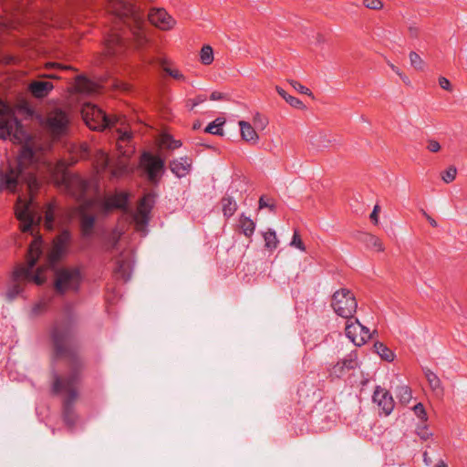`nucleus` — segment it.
I'll return each instance as SVG.
<instances>
[{"instance_id": "6e6552de", "label": "nucleus", "mask_w": 467, "mask_h": 467, "mask_svg": "<svg viewBox=\"0 0 467 467\" xmlns=\"http://www.w3.org/2000/svg\"><path fill=\"white\" fill-rule=\"evenodd\" d=\"M42 239L37 236L30 244L28 249L27 266L19 265L13 272V281L18 282L20 280L29 281L32 275V269L36 265L37 259L42 254L41 251Z\"/></svg>"}, {"instance_id": "e433bc0d", "label": "nucleus", "mask_w": 467, "mask_h": 467, "mask_svg": "<svg viewBox=\"0 0 467 467\" xmlns=\"http://www.w3.org/2000/svg\"><path fill=\"white\" fill-rule=\"evenodd\" d=\"M55 214H56V207L54 204L49 203L47 206V210L45 212V227L47 230L53 229Z\"/></svg>"}, {"instance_id": "c756f323", "label": "nucleus", "mask_w": 467, "mask_h": 467, "mask_svg": "<svg viewBox=\"0 0 467 467\" xmlns=\"http://www.w3.org/2000/svg\"><path fill=\"white\" fill-rule=\"evenodd\" d=\"M276 92L293 108L296 109H305L304 103L298 99L297 98L289 95L285 89L281 87H275Z\"/></svg>"}, {"instance_id": "1a4fd4ad", "label": "nucleus", "mask_w": 467, "mask_h": 467, "mask_svg": "<svg viewBox=\"0 0 467 467\" xmlns=\"http://www.w3.org/2000/svg\"><path fill=\"white\" fill-rule=\"evenodd\" d=\"M82 118L91 130H103L113 123L112 119L100 108L85 104L81 110Z\"/></svg>"}, {"instance_id": "7ed1b4c3", "label": "nucleus", "mask_w": 467, "mask_h": 467, "mask_svg": "<svg viewBox=\"0 0 467 467\" xmlns=\"http://www.w3.org/2000/svg\"><path fill=\"white\" fill-rule=\"evenodd\" d=\"M111 13L125 24L132 32L137 48H142L148 39L142 31L144 16L137 9L131 0H109Z\"/></svg>"}, {"instance_id": "c9c22d12", "label": "nucleus", "mask_w": 467, "mask_h": 467, "mask_svg": "<svg viewBox=\"0 0 467 467\" xmlns=\"http://www.w3.org/2000/svg\"><path fill=\"white\" fill-rule=\"evenodd\" d=\"M214 59L213 47L209 45H205L200 51V61L202 64L208 66L213 63Z\"/></svg>"}, {"instance_id": "338daca9", "label": "nucleus", "mask_w": 467, "mask_h": 467, "mask_svg": "<svg viewBox=\"0 0 467 467\" xmlns=\"http://www.w3.org/2000/svg\"><path fill=\"white\" fill-rule=\"evenodd\" d=\"M423 458H424V462H425L427 464H429V463H430V462H431V460L429 459V457H428V453H427V452H424V453H423Z\"/></svg>"}, {"instance_id": "4be33fe9", "label": "nucleus", "mask_w": 467, "mask_h": 467, "mask_svg": "<svg viewBox=\"0 0 467 467\" xmlns=\"http://www.w3.org/2000/svg\"><path fill=\"white\" fill-rule=\"evenodd\" d=\"M132 272V264L130 259L119 257L117 260V266L114 274L117 278L122 279L127 282L130 279Z\"/></svg>"}, {"instance_id": "ddd939ff", "label": "nucleus", "mask_w": 467, "mask_h": 467, "mask_svg": "<svg viewBox=\"0 0 467 467\" xmlns=\"http://www.w3.org/2000/svg\"><path fill=\"white\" fill-rule=\"evenodd\" d=\"M70 241L71 234L67 230H64L55 238L52 250L48 255L50 265H56L67 253V245Z\"/></svg>"}, {"instance_id": "864d4df0", "label": "nucleus", "mask_w": 467, "mask_h": 467, "mask_svg": "<svg viewBox=\"0 0 467 467\" xmlns=\"http://www.w3.org/2000/svg\"><path fill=\"white\" fill-rule=\"evenodd\" d=\"M427 149L431 152H438L441 150V144L439 141L431 139L428 140Z\"/></svg>"}, {"instance_id": "f704fd0d", "label": "nucleus", "mask_w": 467, "mask_h": 467, "mask_svg": "<svg viewBox=\"0 0 467 467\" xmlns=\"http://www.w3.org/2000/svg\"><path fill=\"white\" fill-rule=\"evenodd\" d=\"M396 396L400 403L408 404L412 399L411 389L407 385L398 386L396 388Z\"/></svg>"}, {"instance_id": "f257e3e1", "label": "nucleus", "mask_w": 467, "mask_h": 467, "mask_svg": "<svg viewBox=\"0 0 467 467\" xmlns=\"http://www.w3.org/2000/svg\"><path fill=\"white\" fill-rule=\"evenodd\" d=\"M75 328L71 321L67 320L55 325L51 337L57 358L67 361L68 371L66 375H53L52 392L65 395L63 400V420L70 428L77 422L74 403L78 398V386L80 384L85 369V362L74 348Z\"/></svg>"}, {"instance_id": "bf43d9fd", "label": "nucleus", "mask_w": 467, "mask_h": 467, "mask_svg": "<svg viewBox=\"0 0 467 467\" xmlns=\"http://www.w3.org/2000/svg\"><path fill=\"white\" fill-rule=\"evenodd\" d=\"M422 214L425 216V218L428 220V222L430 223V224L432 227H437L438 226L437 222L431 215H429L425 211H423V210H422Z\"/></svg>"}, {"instance_id": "8fccbe9b", "label": "nucleus", "mask_w": 467, "mask_h": 467, "mask_svg": "<svg viewBox=\"0 0 467 467\" xmlns=\"http://www.w3.org/2000/svg\"><path fill=\"white\" fill-rule=\"evenodd\" d=\"M207 98H206V95H198L195 99H190L188 101V104L191 103V106H190V109H192L194 107H196L197 105L201 104V103H203L204 101H206Z\"/></svg>"}, {"instance_id": "393cba45", "label": "nucleus", "mask_w": 467, "mask_h": 467, "mask_svg": "<svg viewBox=\"0 0 467 467\" xmlns=\"http://www.w3.org/2000/svg\"><path fill=\"white\" fill-rule=\"evenodd\" d=\"M361 242L369 249H374L378 252L385 250L382 241L376 235L365 233L360 238Z\"/></svg>"}, {"instance_id": "f8f14e48", "label": "nucleus", "mask_w": 467, "mask_h": 467, "mask_svg": "<svg viewBox=\"0 0 467 467\" xmlns=\"http://www.w3.org/2000/svg\"><path fill=\"white\" fill-rule=\"evenodd\" d=\"M140 166L147 173L148 179L155 182L164 169V161L150 152H143L140 157Z\"/></svg>"}, {"instance_id": "6e6d98bb", "label": "nucleus", "mask_w": 467, "mask_h": 467, "mask_svg": "<svg viewBox=\"0 0 467 467\" xmlns=\"http://www.w3.org/2000/svg\"><path fill=\"white\" fill-rule=\"evenodd\" d=\"M379 212H380V206L379 204H376L373 208L372 213L369 215L371 222L376 225L379 223Z\"/></svg>"}, {"instance_id": "473e14b6", "label": "nucleus", "mask_w": 467, "mask_h": 467, "mask_svg": "<svg viewBox=\"0 0 467 467\" xmlns=\"http://www.w3.org/2000/svg\"><path fill=\"white\" fill-rule=\"evenodd\" d=\"M374 348L379 357L386 361H392L395 358V354L386 345L381 342H376Z\"/></svg>"}, {"instance_id": "37998d69", "label": "nucleus", "mask_w": 467, "mask_h": 467, "mask_svg": "<svg viewBox=\"0 0 467 467\" xmlns=\"http://www.w3.org/2000/svg\"><path fill=\"white\" fill-rule=\"evenodd\" d=\"M290 245L299 249L300 251H306V246L296 230L294 231V234L292 240L290 242Z\"/></svg>"}, {"instance_id": "5fc2aeb1", "label": "nucleus", "mask_w": 467, "mask_h": 467, "mask_svg": "<svg viewBox=\"0 0 467 467\" xmlns=\"http://www.w3.org/2000/svg\"><path fill=\"white\" fill-rule=\"evenodd\" d=\"M29 281H33L35 284L40 285L45 283V278L41 275V271L38 270L36 274L32 273Z\"/></svg>"}, {"instance_id": "58836bf2", "label": "nucleus", "mask_w": 467, "mask_h": 467, "mask_svg": "<svg viewBox=\"0 0 467 467\" xmlns=\"http://www.w3.org/2000/svg\"><path fill=\"white\" fill-rule=\"evenodd\" d=\"M161 145L162 147H165L169 150H175L182 146V142L180 140H174L171 135L169 134H163L161 137Z\"/></svg>"}, {"instance_id": "423d86ee", "label": "nucleus", "mask_w": 467, "mask_h": 467, "mask_svg": "<svg viewBox=\"0 0 467 467\" xmlns=\"http://www.w3.org/2000/svg\"><path fill=\"white\" fill-rule=\"evenodd\" d=\"M331 307L337 316L351 319L357 311L358 302L349 289L340 288L332 296Z\"/></svg>"}, {"instance_id": "39448f33", "label": "nucleus", "mask_w": 467, "mask_h": 467, "mask_svg": "<svg viewBox=\"0 0 467 467\" xmlns=\"http://www.w3.org/2000/svg\"><path fill=\"white\" fill-rule=\"evenodd\" d=\"M83 276L78 267H62L55 273L54 287L57 293L64 295L67 292H77L81 285Z\"/></svg>"}, {"instance_id": "9d476101", "label": "nucleus", "mask_w": 467, "mask_h": 467, "mask_svg": "<svg viewBox=\"0 0 467 467\" xmlns=\"http://www.w3.org/2000/svg\"><path fill=\"white\" fill-rule=\"evenodd\" d=\"M346 336L356 345L362 346L372 337L369 329L363 326L358 318L348 319L346 324Z\"/></svg>"}, {"instance_id": "a19ab883", "label": "nucleus", "mask_w": 467, "mask_h": 467, "mask_svg": "<svg viewBox=\"0 0 467 467\" xmlns=\"http://www.w3.org/2000/svg\"><path fill=\"white\" fill-rule=\"evenodd\" d=\"M409 57H410V62L411 67H413L417 70H423V68H424V61L420 57L419 54H417L414 51H411L409 54Z\"/></svg>"}, {"instance_id": "13d9d810", "label": "nucleus", "mask_w": 467, "mask_h": 467, "mask_svg": "<svg viewBox=\"0 0 467 467\" xmlns=\"http://www.w3.org/2000/svg\"><path fill=\"white\" fill-rule=\"evenodd\" d=\"M408 31L411 38H418L420 36V28L415 25L410 26Z\"/></svg>"}, {"instance_id": "72a5a7b5", "label": "nucleus", "mask_w": 467, "mask_h": 467, "mask_svg": "<svg viewBox=\"0 0 467 467\" xmlns=\"http://www.w3.org/2000/svg\"><path fill=\"white\" fill-rule=\"evenodd\" d=\"M263 237L265 240V246L266 249L275 250L277 248L279 241L274 230L268 229L266 232L263 233Z\"/></svg>"}, {"instance_id": "dca6fc26", "label": "nucleus", "mask_w": 467, "mask_h": 467, "mask_svg": "<svg viewBox=\"0 0 467 467\" xmlns=\"http://www.w3.org/2000/svg\"><path fill=\"white\" fill-rule=\"evenodd\" d=\"M149 21L161 30L171 29L176 22L163 8L151 9L148 15Z\"/></svg>"}, {"instance_id": "9b49d317", "label": "nucleus", "mask_w": 467, "mask_h": 467, "mask_svg": "<svg viewBox=\"0 0 467 467\" xmlns=\"http://www.w3.org/2000/svg\"><path fill=\"white\" fill-rule=\"evenodd\" d=\"M62 183L65 185L68 192L78 200L84 198L90 183L78 174L64 173L62 176Z\"/></svg>"}, {"instance_id": "4d7b16f0", "label": "nucleus", "mask_w": 467, "mask_h": 467, "mask_svg": "<svg viewBox=\"0 0 467 467\" xmlns=\"http://www.w3.org/2000/svg\"><path fill=\"white\" fill-rule=\"evenodd\" d=\"M417 433L420 437V439H422L424 441L428 440L431 436V433L428 431V428L426 425L423 427L418 428Z\"/></svg>"}, {"instance_id": "2f4dec72", "label": "nucleus", "mask_w": 467, "mask_h": 467, "mask_svg": "<svg viewBox=\"0 0 467 467\" xmlns=\"http://www.w3.org/2000/svg\"><path fill=\"white\" fill-rule=\"evenodd\" d=\"M109 161L110 160L109 155L106 152L99 150L95 158V166L98 172H102L107 170L109 167Z\"/></svg>"}, {"instance_id": "f03ea898", "label": "nucleus", "mask_w": 467, "mask_h": 467, "mask_svg": "<svg viewBox=\"0 0 467 467\" xmlns=\"http://www.w3.org/2000/svg\"><path fill=\"white\" fill-rule=\"evenodd\" d=\"M36 161L35 151L27 144L22 146L17 157L16 166L9 165L7 171H0V191L5 189L16 192L19 183L26 184L30 193V200L18 197L16 204V216L20 222V230L23 233L30 232L34 234L35 225H39L41 217L31 209L33 195L40 187V182L34 173Z\"/></svg>"}, {"instance_id": "f3484780", "label": "nucleus", "mask_w": 467, "mask_h": 467, "mask_svg": "<svg viewBox=\"0 0 467 467\" xmlns=\"http://www.w3.org/2000/svg\"><path fill=\"white\" fill-rule=\"evenodd\" d=\"M372 398L385 416L389 415L393 411L395 402L391 394L387 389L377 386Z\"/></svg>"}, {"instance_id": "774afa93", "label": "nucleus", "mask_w": 467, "mask_h": 467, "mask_svg": "<svg viewBox=\"0 0 467 467\" xmlns=\"http://www.w3.org/2000/svg\"><path fill=\"white\" fill-rule=\"evenodd\" d=\"M121 173V171H117L115 170L112 171V176H119Z\"/></svg>"}, {"instance_id": "4468645a", "label": "nucleus", "mask_w": 467, "mask_h": 467, "mask_svg": "<svg viewBox=\"0 0 467 467\" xmlns=\"http://www.w3.org/2000/svg\"><path fill=\"white\" fill-rule=\"evenodd\" d=\"M154 203V197L151 194L145 195L139 206L137 208L136 213L133 215V220L136 223L138 229L144 228L150 220V213Z\"/></svg>"}, {"instance_id": "e2e57ef3", "label": "nucleus", "mask_w": 467, "mask_h": 467, "mask_svg": "<svg viewBox=\"0 0 467 467\" xmlns=\"http://www.w3.org/2000/svg\"><path fill=\"white\" fill-rule=\"evenodd\" d=\"M45 308V304L39 303L33 307V312L38 314L42 309Z\"/></svg>"}, {"instance_id": "c03bdc74", "label": "nucleus", "mask_w": 467, "mask_h": 467, "mask_svg": "<svg viewBox=\"0 0 467 467\" xmlns=\"http://www.w3.org/2000/svg\"><path fill=\"white\" fill-rule=\"evenodd\" d=\"M289 83L299 93L306 94V95H308V96H313V93L311 92V90L309 88H307L306 87L303 86L298 81H296V80H289Z\"/></svg>"}, {"instance_id": "c85d7f7f", "label": "nucleus", "mask_w": 467, "mask_h": 467, "mask_svg": "<svg viewBox=\"0 0 467 467\" xmlns=\"http://www.w3.org/2000/svg\"><path fill=\"white\" fill-rule=\"evenodd\" d=\"M240 227L242 229L243 234L246 237H251L255 230L254 222L244 214H241L239 219Z\"/></svg>"}, {"instance_id": "a18cd8bd", "label": "nucleus", "mask_w": 467, "mask_h": 467, "mask_svg": "<svg viewBox=\"0 0 467 467\" xmlns=\"http://www.w3.org/2000/svg\"><path fill=\"white\" fill-rule=\"evenodd\" d=\"M413 411L419 419L422 420L423 421L427 420V413L422 403L420 402L416 404L413 407Z\"/></svg>"}, {"instance_id": "5701e85b", "label": "nucleus", "mask_w": 467, "mask_h": 467, "mask_svg": "<svg viewBox=\"0 0 467 467\" xmlns=\"http://www.w3.org/2000/svg\"><path fill=\"white\" fill-rule=\"evenodd\" d=\"M238 124L242 139L251 144H256L259 140V136L253 126L244 120H240Z\"/></svg>"}, {"instance_id": "7c9ffc66", "label": "nucleus", "mask_w": 467, "mask_h": 467, "mask_svg": "<svg viewBox=\"0 0 467 467\" xmlns=\"http://www.w3.org/2000/svg\"><path fill=\"white\" fill-rule=\"evenodd\" d=\"M221 203L223 215L226 217H231L237 210V203L233 197H223Z\"/></svg>"}, {"instance_id": "0eeeda50", "label": "nucleus", "mask_w": 467, "mask_h": 467, "mask_svg": "<svg viewBox=\"0 0 467 467\" xmlns=\"http://www.w3.org/2000/svg\"><path fill=\"white\" fill-rule=\"evenodd\" d=\"M69 124L70 119L68 114L60 109H56L48 112L43 121L44 127L53 137L66 135L68 131Z\"/></svg>"}, {"instance_id": "4c0bfd02", "label": "nucleus", "mask_w": 467, "mask_h": 467, "mask_svg": "<svg viewBox=\"0 0 467 467\" xmlns=\"http://www.w3.org/2000/svg\"><path fill=\"white\" fill-rule=\"evenodd\" d=\"M23 291L21 285L18 282H14L10 285L5 292V298L11 302L16 299Z\"/></svg>"}, {"instance_id": "a211bd4d", "label": "nucleus", "mask_w": 467, "mask_h": 467, "mask_svg": "<svg viewBox=\"0 0 467 467\" xmlns=\"http://www.w3.org/2000/svg\"><path fill=\"white\" fill-rule=\"evenodd\" d=\"M357 358L356 352H350L348 356L330 368V376L341 378L347 371L354 369L358 365Z\"/></svg>"}, {"instance_id": "680f3d73", "label": "nucleus", "mask_w": 467, "mask_h": 467, "mask_svg": "<svg viewBox=\"0 0 467 467\" xmlns=\"http://www.w3.org/2000/svg\"><path fill=\"white\" fill-rule=\"evenodd\" d=\"M398 76L400 78V79L403 81V83H404L405 85H407V86H410V78H409L406 75H404L401 71L399 73V75H398Z\"/></svg>"}, {"instance_id": "052dcab7", "label": "nucleus", "mask_w": 467, "mask_h": 467, "mask_svg": "<svg viewBox=\"0 0 467 467\" xmlns=\"http://www.w3.org/2000/svg\"><path fill=\"white\" fill-rule=\"evenodd\" d=\"M223 97V95L221 93V92H218V91H213L212 94H211V99L212 100H219V99H222Z\"/></svg>"}, {"instance_id": "aec40b11", "label": "nucleus", "mask_w": 467, "mask_h": 467, "mask_svg": "<svg viewBox=\"0 0 467 467\" xmlns=\"http://www.w3.org/2000/svg\"><path fill=\"white\" fill-rule=\"evenodd\" d=\"M192 160L188 157H182L170 162V169L177 177L182 178L187 175L191 170Z\"/></svg>"}, {"instance_id": "2eb2a0df", "label": "nucleus", "mask_w": 467, "mask_h": 467, "mask_svg": "<svg viewBox=\"0 0 467 467\" xmlns=\"http://www.w3.org/2000/svg\"><path fill=\"white\" fill-rule=\"evenodd\" d=\"M125 50V43L117 28L111 29L105 38V51L107 56L115 57Z\"/></svg>"}, {"instance_id": "cd10ccee", "label": "nucleus", "mask_w": 467, "mask_h": 467, "mask_svg": "<svg viewBox=\"0 0 467 467\" xmlns=\"http://www.w3.org/2000/svg\"><path fill=\"white\" fill-rule=\"evenodd\" d=\"M128 202V197L125 193H118L109 198L105 202L106 210L113 208H123Z\"/></svg>"}, {"instance_id": "603ef678", "label": "nucleus", "mask_w": 467, "mask_h": 467, "mask_svg": "<svg viewBox=\"0 0 467 467\" xmlns=\"http://www.w3.org/2000/svg\"><path fill=\"white\" fill-rule=\"evenodd\" d=\"M164 71L175 79H178V80L184 79V76L177 69H171L169 67H165Z\"/></svg>"}, {"instance_id": "bb28decb", "label": "nucleus", "mask_w": 467, "mask_h": 467, "mask_svg": "<svg viewBox=\"0 0 467 467\" xmlns=\"http://www.w3.org/2000/svg\"><path fill=\"white\" fill-rule=\"evenodd\" d=\"M75 88L81 93L91 94L96 91L95 83L82 76L77 78Z\"/></svg>"}, {"instance_id": "412c9836", "label": "nucleus", "mask_w": 467, "mask_h": 467, "mask_svg": "<svg viewBox=\"0 0 467 467\" xmlns=\"http://www.w3.org/2000/svg\"><path fill=\"white\" fill-rule=\"evenodd\" d=\"M132 133L130 131H119L117 147L121 155L129 157L133 153V147L130 145Z\"/></svg>"}, {"instance_id": "de8ad7c7", "label": "nucleus", "mask_w": 467, "mask_h": 467, "mask_svg": "<svg viewBox=\"0 0 467 467\" xmlns=\"http://www.w3.org/2000/svg\"><path fill=\"white\" fill-rule=\"evenodd\" d=\"M254 123L261 130H264L267 126L268 120L266 118L263 117L260 113H256L254 117Z\"/></svg>"}, {"instance_id": "ea45409f", "label": "nucleus", "mask_w": 467, "mask_h": 467, "mask_svg": "<svg viewBox=\"0 0 467 467\" xmlns=\"http://www.w3.org/2000/svg\"><path fill=\"white\" fill-rule=\"evenodd\" d=\"M223 122L220 121L219 119H215L214 121L208 124V126L205 128L204 131L207 133H211L213 135H223V131L222 129Z\"/></svg>"}, {"instance_id": "b1692460", "label": "nucleus", "mask_w": 467, "mask_h": 467, "mask_svg": "<svg viewBox=\"0 0 467 467\" xmlns=\"http://www.w3.org/2000/svg\"><path fill=\"white\" fill-rule=\"evenodd\" d=\"M96 218L92 214H88L87 213H81L80 214V228L82 232V235L84 237H89L95 226Z\"/></svg>"}, {"instance_id": "79ce46f5", "label": "nucleus", "mask_w": 467, "mask_h": 467, "mask_svg": "<svg viewBox=\"0 0 467 467\" xmlns=\"http://www.w3.org/2000/svg\"><path fill=\"white\" fill-rule=\"evenodd\" d=\"M457 170L454 166L449 167L445 171L441 173V179L444 182L450 183L455 180Z\"/></svg>"}, {"instance_id": "a878e982", "label": "nucleus", "mask_w": 467, "mask_h": 467, "mask_svg": "<svg viewBox=\"0 0 467 467\" xmlns=\"http://www.w3.org/2000/svg\"><path fill=\"white\" fill-rule=\"evenodd\" d=\"M424 374L431 389L436 393V395L441 396L443 394V388L439 377L431 369H425Z\"/></svg>"}, {"instance_id": "6ab92c4d", "label": "nucleus", "mask_w": 467, "mask_h": 467, "mask_svg": "<svg viewBox=\"0 0 467 467\" xmlns=\"http://www.w3.org/2000/svg\"><path fill=\"white\" fill-rule=\"evenodd\" d=\"M53 88V84L45 80H35L28 86L29 91L36 99L46 98Z\"/></svg>"}, {"instance_id": "09e8293b", "label": "nucleus", "mask_w": 467, "mask_h": 467, "mask_svg": "<svg viewBox=\"0 0 467 467\" xmlns=\"http://www.w3.org/2000/svg\"><path fill=\"white\" fill-rule=\"evenodd\" d=\"M438 82H439L440 87L442 89L447 90V91H451L452 90V86H451L450 80L447 78L440 77L439 79H438Z\"/></svg>"}, {"instance_id": "69168bd1", "label": "nucleus", "mask_w": 467, "mask_h": 467, "mask_svg": "<svg viewBox=\"0 0 467 467\" xmlns=\"http://www.w3.org/2000/svg\"><path fill=\"white\" fill-rule=\"evenodd\" d=\"M435 467H447V464L444 462V461H440V462H438V463L435 465Z\"/></svg>"}, {"instance_id": "3c124183", "label": "nucleus", "mask_w": 467, "mask_h": 467, "mask_svg": "<svg viewBox=\"0 0 467 467\" xmlns=\"http://www.w3.org/2000/svg\"><path fill=\"white\" fill-rule=\"evenodd\" d=\"M259 208H269L271 211L275 210V204L270 202L265 196H261L259 199Z\"/></svg>"}, {"instance_id": "0e129e2a", "label": "nucleus", "mask_w": 467, "mask_h": 467, "mask_svg": "<svg viewBox=\"0 0 467 467\" xmlns=\"http://www.w3.org/2000/svg\"><path fill=\"white\" fill-rule=\"evenodd\" d=\"M389 66L390 67V68L397 74L399 75V73L400 72V70L393 64L391 63H389Z\"/></svg>"}, {"instance_id": "49530a36", "label": "nucleus", "mask_w": 467, "mask_h": 467, "mask_svg": "<svg viewBox=\"0 0 467 467\" xmlns=\"http://www.w3.org/2000/svg\"><path fill=\"white\" fill-rule=\"evenodd\" d=\"M364 5L372 10H379L383 7V3L380 0H364Z\"/></svg>"}, {"instance_id": "20e7f679", "label": "nucleus", "mask_w": 467, "mask_h": 467, "mask_svg": "<svg viewBox=\"0 0 467 467\" xmlns=\"http://www.w3.org/2000/svg\"><path fill=\"white\" fill-rule=\"evenodd\" d=\"M9 138L15 143L27 142L30 139L14 110L0 100V139Z\"/></svg>"}]
</instances>
